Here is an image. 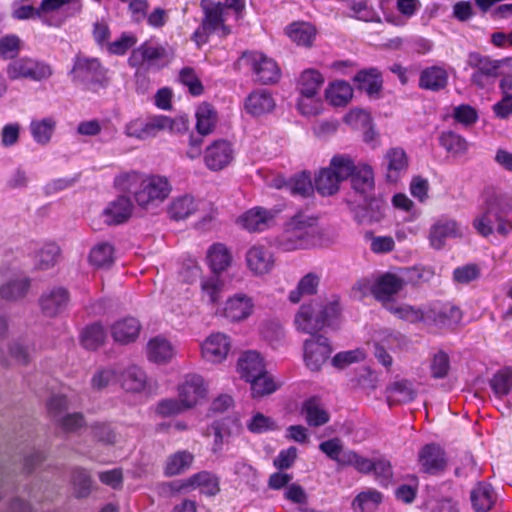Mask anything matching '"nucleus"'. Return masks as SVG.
<instances>
[{
  "label": "nucleus",
  "instance_id": "obj_19",
  "mask_svg": "<svg viewBox=\"0 0 512 512\" xmlns=\"http://www.w3.org/2000/svg\"><path fill=\"white\" fill-rule=\"evenodd\" d=\"M147 121L149 139L156 137L161 132L183 134L189 129V123L183 117L172 119L165 115H152L147 117Z\"/></svg>",
  "mask_w": 512,
  "mask_h": 512
},
{
  "label": "nucleus",
  "instance_id": "obj_33",
  "mask_svg": "<svg viewBox=\"0 0 512 512\" xmlns=\"http://www.w3.org/2000/svg\"><path fill=\"white\" fill-rule=\"evenodd\" d=\"M461 235V229L454 220H439L430 230V243L432 247L440 249L447 238Z\"/></svg>",
  "mask_w": 512,
  "mask_h": 512
},
{
  "label": "nucleus",
  "instance_id": "obj_53",
  "mask_svg": "<svg viewBox=\"0 0 512 512\" xmlns=\"http://www.w3.org/2000/svg\"><path fill=\"white\" fill-rule=\"evenodd\" d=\"M194 460L193 454L188 451H178L168 457L165 465V473L174 476L185 472L190 468Z\"/></svg>",
  "mask_w": 512,
  "mask_h": 512
},
{
  "label": "nucleus",
  "instance_id": "obj_42",
  "mask_svg": "<svg viewBox=\"0 0 512 512\" xmlns=\"http://www.w3.org/2000/svg\"><path fill=\"white\" fill-rule=\"evenodd\" d=\"M495 501L496 494L489 484L480 483L471 492L472 506L478 512L489 511Z\"/></svg>",
  "mask_w": 512,
  "mask_h": 512
},
{
  "label": "nucleus",
  "instance_id": "obj_22",
  "mask_svg": "<svg viewBox=\"0 0 512 512\" xmlns=\"http://www.w3.org/2000/svg\"><path fill=\"white\" fill-rule=\"evenodd\" d=\"M69 303V293L63 287H53L46 290L40 298L42 312L53 317L65 310Z\"/></svg>",
  "mask_w": 512,
  "mask_h": 512
},
{
  "label": "nucleus",
  "instance_id": "obj_62",
  "mask_svg": "<svg viewBox=\"0 0 512 512\" xmlns=\"http://www.w3.org/2000/svg\"><path fill=\"white\" fill-rule=\"evenodd\" d=\"M105 339L104 328L100 324L86 327L81 334V342L87 349H96L103 344Z\"/></svg>",
  "mask_w": 512,
  "mask_h": 512
},
{
  "label": "nucleus",
  "instance_id": "obj_16",
  "mask_svg": "<svg viewBox=\"0 0 512 512\" xmlns=\"http://www.w3.org/2000/svg\"><path fill=\"white\" fill-rule=\"evenodd\" d=\"M248 271L254 276H264L274 267V256L270 249L262 244H254L245 253Z\"/></svg>",
  "mask_w": 512,
  "mask_h": 512
},
{
  "label": "nucleus",
  "instance_id": "obj_34",
  "mask_svg": "<svg viewBox=\"0 0 512 512\" xmlns=\"http://www.w3.org/2000/svg\"><path fill=\"white\" fill-rule=\"evenodd\" d=\"M448 83V72L444 67L431 66L424 69L419 78V86L431 91H439Z\"/></svg>",
  "mask_w": 512,
  "mask_h": 512
},
{
  "label": "nucleus",
  "instance_id": "obj_25",
  "mask_svg": "<svg viewBox=\"0 0 512 512\" xmlns=\"http://www.w3.org/2000/svg\"><path fill=\"white\" fill-rule=\"evenodd\" d=\"M141 331L140 322L134 317H125L115 321L110 332L115 342L119 344H129L134 342Z\"/></svg>",
  "mask_w": 512,
  "mask_h": 512
},
{
  "label": "nucleus",
  "instance_id": "obj_48",
  "mask_svg": "<svg viewBox=\"0 0 512 512\" xmlns=\"http://www.w3.org/2000/svg\"><path fill=\"white\" fill-rule=\"evenodd\" d=\"M196 129L201 135L212 133L217 123V114L214 108L208 103L198 106L196 113Z\"/></svg>",
  "mask_w": 512,
  "mask_h": 512
},
{
  "label": "nucleus",
  "instance_id": "obj_20",
  "mask_svg": "<svg viewBox=\"0 0 512 512\" xmlns=\"http://www.w3.org/2000/svg\"><path fill=\"white\" fill-rule=\"evenodd\" d=\"M134 205L128 196H119L103 210L102 217L106 224L117 225L126 222L132 215Z\"/></svg>",
  "mask_w": 512,
  "mask_h": 512
},
{
  "label": "nucleus",
  "instance_id": "obj_32",
  "mask_svg": "<svg viewBox=\"0 0 512 512\" xmlns=\"http://www.w3.org/2000/svg\"><path fill=\"white\" fill-rule=\"evenodd\" d=\"M57 121L54 117L48 116L33 119L29 125V131L33 140L41 146L48 145L55 133Z\"/></svg>",
  "mask_w": 512,
  "mask_h": 512
},
{
  "label": "nucleus",
  "instance_id": "obj_40",
  "mask_svg": "<svg viewBox=\"0 0 512 512\" xmlns=\"http://www.w3.org/2000/svg\"><path fill=\"white\" fill-rule=\"evenodd\" d=\"M359 90L370 97L377 95L382 88V79L376 69L361 70L353 78Z\"/></svg>",
  "mask_w": 512,
  "mask_h": 512
},
{
  "label": "nucleus",
  "instance_id": "obj_56",
  "mask_svg": "<svg viewBox=\"0 0 512 512\" xmlns=\"http://www.w3.org/2000/svg\"><path fill=\"white\" fill-rule=\"evenodd\" d=\"M120 371L114 367L101 368L95 372L91 379V386L94 390L108 388L119 380Z\"/></svg>",
  "mask_w": 512,
  "mask_h": 512
},
{
  "label": "nucleus",
  "instance_id": "obj_36",
  "mask_svg": "<svg viewBox=\"0 0 512 512\" xmlns=\"http://www.w3.org/2000/svg\"><path fill=\"white\" fill-rule=\"evenodd\" d=\"M167 56L168 54L164 47L147 41L132 52L129 63L132 66H137L145 61L152 62L164 59Z\"/></svg>",
  "mask_w": 512,
  "mask_h": 512
},
{
  "label": "nucleus",
  "instance_id": "obj_54",
  "mask_svg": "<svg viewBox=\"0 0 512 512\" xmlns=\"http://www.w3.org/2000/svg\"><path fill=\"white\" fill-rule=\"evenodd\" d=\"M28 288L29 280L24 276H17L0 287V295L7 300H16L25 296Z\"/></svg>",
  "mask_w": 512,
  "mask_h": 512
},
{
  "label": "nucleus",
  "instance_id": "obj_21",
  "mask_svg": "<svg viewBox=\"0 0 512 512\" xmlns=\"http://www.w3.org/2000/svg\"><path fill=\"white\" fill-rule=\"evenodd\" d=\"M205 259L212 275L218 276L227 271L233 262L231 250L223 243H214L209 246Z\"/></svg>",
  "mask_w": 512,
  "mask_h": 512
},
{
  "label": "nucleus",
  "instance_id": "obj_44",
  "mask_svg": "<svg viewBox=\"0 0 512 512\" xmlns=\"http://www.w3.org/2000/svg\"><path fill=\"white\" fill-rule=\"evenodd\" d=\"M340 184L334 172H331L328 167L319 170L314 178L315 190L322 196H332L336 194L340 189Z\"/></svg>",
  "mask_w": 512,
  "mask_h": 512
},
{
  "label": "nucleus",
  "instance_id": "obj_13",
  "mask_svg": "<svg viewBox=\"0 0 512 512\" xmlns=\"http://www.w3.org/2000/svg\"><path fill=\"white\" fill-rule=\"evenodd\" d=\"M234 156L233 145L227 140L219 139L205 148L203 160L209 170L221 171L233 162Z\"/></svg>",
  "mask_w": 512,
  "mask_h": 512
},
{
  "label": "nucleus",
  "instance_id": "obj_46",
  "mask_svg": "<svg viewBox=\"0 0 512 512\" xmlns=\"http://www.w3.org/2000/svg\"><path fill=\"white\" fill-rule=\"evenodd\" d=\"M324 83V77L315 69L304 70L298 80L300 95L318 96L320 87Z\"/></svg>",
  "mask_w": 512,
  "mask_h": 512
},
{
  "label": "nucleus",
  "instance_id": "obj_41",
  "mask_svg": "<svg viewBox=\"0 0 512 512\" xmlns=\"http://www.w3.org/2000/svg\"><path fill=\"white\" fill-rule=\"evenodd\" d=\"M286 35L299 46H310L316 36L315 28L308 22H293L286 27Z\"/></svg>",
  "mask_w": 512,
  "mask_h": 512
},
{
  "label": "nucleus",
  "instance_id": "obj_52",
  "mask_svg": "<svg viewBox=\"0 0 512 512\" xmlns=\"http://www.w3.org/2000/svg\"><path fill=\"white\" fill-rule=\"evenodd\" d=\"M383 501V495L381 492L373 488H368L360 492L353 501L355 509H359L362 512H374L377 510L379 505Z\"/></svg>",
  "mask_w": 512,
  "mask_h": 512
},
{
  "label": "nucleus",
  "instance_id": "obj_31",
  "mask_svg": "<svg viewBox=\"0 0 512 512\" xmlns=\"http://www.w3.org/2000/svg\"><path fill=\"white\" fill-rule=\"evenodd\" d=\"M325 100L334 107L346 106L353 98L352 86L343 80L330 82L324 91Z\"/></svg>",
  "mask_w": 512,
  "mask_h": 512
},
{
  "label": "nucleus",
  "instance_id": "obj_8",
  "mask_svg": "<svg viewBox=\"0 0 512 512\" xmlns=\"http://www.w3.org/2000/svg\"><path fill=\"white\" fill-rule=\"evenodd\" d=\"M201 7L204 11V19L202 26L194 33L198 44L206 41L204 38L206 34L217 32L220 36H226L230 33L229 28L225 25L226 19L222 3L202 0Z\"/></svg>",
  "mask_w": 512,
  "mask_h": 512
},
{
  "label": "nucleus",
  "instance_id": "obj_30",
  "mask_svg": "<svg viewBox=\"0 0 512 512\" xmlns=\"http://www.w3.org/2000/svg\"><path fill=\"white\" fill-rule=\"evenodd\" d=\"M388 311L397 318L409 323L423 322L429 324V317H431L429 305L393 304L388 306Z\"/></svg>",
  "mask_w": 512,
  "mask_h": 512
},
{
  "label": "nucleus",
  "instance_id": "obj_47",
  "mask_svg": "<svg viewBox=\"0 0 512 512\" xmlns=\"http://www.w3.org/2000/svg\"><path fill=\"white\" fill-rule=\"evenodd\" d=\"M301 414L310 426H321L329 421L327 411L316 398H311L303 403Z\"/></svg>",
  "mask_w": 512,
  "mask_h": 512
},
{
  "label": "nucleus",
  "instance_id": "obj_18",
  "mask_svg": "<svg viewBox=\"0 0 512 512\" xmlns=\"http://www.w3.org/2000/svg\"><path fill=\"white\" fill-rule=\"evenodd\" d=\"M294 326L298 332L305 334H313L323 328V319L313 301L299 307L294 317Z\"/></svg>",
  "mask_w": 512,
  "mask_h": 512
},
{
  "label": "nucleus",
  "instance_id": "obj_60",
  "mask_svg": "<svg viewBox=\"0 0 512 512\" xmlns=\"http://www.w3.org/2000/svg\"><path fill=\"white\" fill-rule=\"evenodd\" d=\"M367 353L362 348L337 353L331 360L332 365L337 369H344L347 366L362 362L366 359Z\"/></svg>",
  "mask_w": 512,
  "mask_h": 512
},
{
  "label": "nucleus",
  "instance_id": "obj_26",
  "mask_svg": "<svg viewBox=\"0 0 512 512\" xmlns=\"http://www.w3.org/2000/svg\"><path fill=\"white\" fill-rule=\"evenodd\" d=\"M418 459L421 469L429 474L443 470L446 465L443 450L434 444L424 446L419 452Z\"/></svg>",
  "mask_w": 512,
  "mask_h": 512
},
{
  "label": "nucleus",
  "instance_id": "obj_23",
  "mask_svg": "<svg viewBox=\"0 0 512 512\" xmlns=\"http://www.w3.org/2000/svg\"><path fill=\"white\" fill-rule=\"evenodd\" d=\"M386 179L389 182H397L408 169V158L401 148H391L384 155Z\"/></svg>",
  "mask_w": 512,
  "mask_h": 512
},
{
  "label": "nucleus",
  "instance_id": "obj_6",
  "mask_svg": "<svg viewBox=\"0 0 512 512\" xmlns=\"http://www.w3.org/2000/svg\"><path fill=\"white\" fill-rule=\"evenodd\" d=\"M168 213L171 218L176 220L198 215L204 222H208L216 216L217 209L210 201L185 194L174 198L170 202Z\"/></svg>",
  "mask_w": 512,
  "mask_h": 512
},
{
  "label": "nucleus",
  "instance_id": "obj_43",
  "mask_svg": "<svg viewBox=\"0 0 512 512\" xmlns=\"http://www.w3.org/2000/svg\"><path fill=\"white\" fill-rule=\"evenodd\" d=\"M467 64L474 70H478L483 75L490 76L494 79L502 74L501 62L499 60H494L478 53H470Z\"/></svg>",
  "mask_w": 512,
  "mask_h": 512
},
{
  "label": "nucleus",
  "instance_id": "obj_4",
  "mask_svg": "<svg viewBox=\"0 0 512 512\" xmlns=\"http://www.w3.org/2000/svg\"><path fill=\"white\" fill-rule=\"evenodd\" d=\"M404 280L394 273L376 274L360 279L354 286L361 296L371 294L388 310L393 305L392 299L404 287Z\"/></svg>",
  "mask_w": 512,
  "mask_h": 512
},
{
  "label": "nucleus",
  "instance_id": "obj_27",
  "mask_svg": "<svg viewBox=\"0 0 512 512\" xmlns=\"http://www.w3.org/2000/svg\"><path fill=\"white\" fill-rule=\"evenodd\" d=\"M275 100L270 92L266 90H255L245 100V111L252 116H261L273 111Z\"/></svg>",
  "mask_w": 512,
  "mask_h": 512
},
{
  "label": "nucleus",
  "instance_id": "obj_39",
  "mask_svg": "<svg viewBox=\"0 0 512 512\" xmlns=\"http://www.w3.org/2000/svg\"><path fill=\"white\" fill-rule=\"evenodd\" d=\"M416 394L413 385L406 380L394 382L386 390L389 405L411 402Z\"/></svg>",
  "mask_w": 512,
  "mask_h": 512
},
{
  "label": "nucleus",
  "instance_id": "obj_50",
  "mask_svg": "<svg viewBox=\"0 0 512 512\" xmlns=\"http://www.w3.org/2000/svg\"><path fill=\"white\" fill-rule=\"evenodd\" d=\"M440 145L452 156L459 157L464 155L469 144L466 139L452 131L443 132L439 138Z\"/></svg>",
  "mask_w": 512,
  "mask_h": 512
},
{
  "label": "nucleus",
  "instance_id": "obj_9",
  "mask_svg": "<svg viewBox=\"0 0 512 512\" xmlns=\"http://www.w3.org/2000/svg\"><path fill=\"white\" fill-rule=\"evenodd\" d=\"M233 341L230 335L214 331L207 335L200 343V357L208 364L220 365L230 355Z\"/></svg>",
  "mask_w": 512,
  "mask_h": 512
},
{
  "label": "nucleus",
  "instance_id": "obj_37",
  "mask_svg": "<svg viewBox=\"0 0 512 512\" xmlns=\"http://www.w3.org/2000/svg\"><path fill=\"white\" fill-rule=\"evenodd\" d=\"M72 74L81 81L96 80L102 75L100 62L95 58L78 57L75 61Z\"/></svg>",
  "mask_w": 512,
  "mask_h": 512
},
{
  "label": "nucleus",
  "instance_id": "obj_58",
  "mask_svg": "<svg viewBox=\"0 0 512 512\" xmlns=\"http://www.w3.org/2000/svg\"><path fill=\"white\" fill-rule=\"evenodd\" d=\"M250 383L252 395L254 397H262L273 393L277 389V384L273 377L264 371L261 375L253 378Z\"/></svg>",
  "mask_w": 512,
  "mask_h": 512
},
{
  "label": "nucleus",
  "instance_id": "obj_35",
  "mask_svg": "<svg viewBox=\"0 0 512 512\" xmlns=\"http://www.w3.org/2000/svg\"><path fill=\"white\" fill-rule=\"evenodd\" d=\"M119 380L121 381L122 388L129 392H142L148 385L145 372L135 365L129 366L123 370Z\"/></svg>",
  "mask_w": 512,
  "mask_h": 512
},
{
  "label": "nucleus",
  "instance_id": "obj_12",
  "mask_svg": "<svg viewBox=\"0 0 512 512\" xmlns=\"http://www.w3.org/2000/svg\"><path fill=\"white\" fill-rule=\"evenodd\" d=\"M254 311L252 297L243 292L229 296L218 311L219 315L231 323H239L248 319Z\"/></svg>",
  "mask_w": 512,
  "mask_h": 512
},
{
  "label": "nucleus",
  "instance_id": "obj_1",
  "mask_svg": "<svg viewBox=\"0 0 512 512\" xmlns=\"http://www.w3.org/2000/svg\"><path fill=\"white\" fill-rule=\"evenodd\" d=\"M115 185L122 191L132 192L137 205L144 209L158 207L172 190L167 177L136 171L120 173L115 178Z\"/></svg>",
  "mask_w": 512,
  "mask_h": 512
},
{
  "label": "nucleus",
  "instance_id": "obj_64",
  "mask_svg": "<svg viewBox=\"0 0 512 512\" xmlns=\"http://www.w3.org/2000/svg\"><path fill=\"white\" fill-rule=\"evenodd\" d=\"M72 483L74 493L77 497H87L92 489V480L89 473L81 468H77L72 474Z\"/></svg>",
  "mask_w": 512,
  "mask_h": 512
},
{
  "label": "nucleus",
  "instance_id": "obj_5",
  "mask_svg": "<svg viewBox=\"0 0 512 512\" xmlns=\"http://www.w3.org/2000/svg\"><path fill=\"white\" fill-rule=\"evenodd\" d=\"M510 208L502 201L488 204L486 210L473 221V226L482 236H489L494 232L506 236L512 231V222L508 218Z\"/></svg>",
  "mask_w": 512,
  "mask_h": 512
},
{
  "label": "nucleus",
  "instance_id": "obj_29",
  "mask_svg": "<svg viewBox=\"0 0 512 512\" xmlns=\"http://www.w3.org/2000/svg\"><path fill=\"white\" fill-rule=\"evenodd\" d=\"M224 281L218 275L204 276L200 279V299L203 303L215 307L224 293Z\"/></svg>",
  "mask_w": 512,
  "mask_h": 512
},
{
  "label": "nucleus",
  "instance_id": "obj_14",
  "mask_svg": "<svg viewBox=\"0 0 512 512\" xmlns=\"http://www.w3.org/2000/svg\"><path fill=\"white\" fill-rule=\"evenodd\" d=\"M177 396L187 410L194 408L207 396V386L202 376L188 374L178 385Z\"/></svg>",
  "mask_w": 512,
  "mask_h": 512
},
{
  "label": "nucleus",
  "instance_id": "obj_2",
  "mask_svg": "<svg viewBox=\"0 0 512 512\" xmlns=\"http://www.w3.org/2000/svg\"><path fill=\"white\" fill-rule=\"evenodd\" d=\"M351 189L367 206V211L359 219L360 222H378L384 217V205L373 197L375 175L371 165L358 162L351 177Z\"/></svg>",
  "mask_w": 512,
  "mask_h": 512
},
{
  "label": "nucleus",
  "instance_id": "obj_28",
  "mask_svg": "<svg viewBox=\"0 0 512 512\" xmlns=\"http://www.w3.org/2000/svg\"><path fill=\"white\" fill-rule=\"evenodd\" d=\"M237 371L242 379L249 382L261 375L266 369L261 355L256 351H248L239 357Z\"/></svg>",
  "mask_w": 512,
  "mask_h": 512
},
{
  "label": "nucleus",
  "instance_id": "obj_63",
  "mask_svg": "<svg viewBox=\"0 0 512 512\" xmlns=\"http://www.w3.org/2000/svg\"><path fill=\"white\" fill-rule=\"evenodd\" d=\"M314 186L308 173L302 172L288 181V190L294 195L303 197L313 193Z\"/></svg>",
  "mask_w": 512,
  "mask_h": 512
},
{
  "label": "nucleus",
  "instance_id": "obj_61",
  "mask_svg": "<svg viewBox=\"0 0 512 512\" xmlns=\"http://www.w3.org/2000/svg\"><path fill=\"white\" fill-rule=\"evenodd\" d=\"M342 465L352 466L360 473H370L373 468V459L358 454L354 450L347 449L342 458Z\"/></svg>",
  "mask_w": 512,
  "mask_h": 512
},
{
  "label": "nucleus",
  "instance_id": "obj_51",
  "mask_svg": "<svg viewBox=\"0 0 512 512\" xmlns=\"http://www.w3.org/2000/svg\"><path fill=\"white\" fill-rule=\"evenodd\" d=\"M184 487L199 488L204 494L215 495L219 491V482L214 475L200 472L189 478Z\"/></svg>",
  "mask_w": 512,
  "mask_h": 512
},
{
  "label": "nucleus",
  "instance_id": "obj_38",
  "mask_svg": "<svg viewBox=\"0 0 512 512\" xmlns=\"http://www.w3.org/2000/svg\"><path fill=\"white\" fill-rule=\"evenodd\" d=\"M115 259V250L109 242H98L90 250L88 262L95 268H107Z\"/></svg>",
  "mask_w": 512,
  "mask_h": 512
},
{
  "label": "nucleus",
  "instance_id": "obj_10",
  "mask_svg": "<svg viewBox=\"0 0 512 512\" xmlns=\"http://www.w3.org/2000/svg\"><path fill=\"white\" fill-rule=\"evenodd\" d=\"M332 353L328 338L315 335L305 340L303 344V359L305 366L311 371H319Z\"/></svg>",
  "mask_w": 512,
  "mask_h": 512
},
{
  "label": "nucleus",
  "instance_id": "obj_15",
  "mask_svg": "<svg viewBox=\"0 0 512 512\" xmlns=\"http://www.w3.org/2000/svg\"><path fill=\"white\" fill-rule=\"evenodd\" d=\"M277 211L263 207H253L237 219V223L249 232H261L275 225Z\"/></svg>",
  "mask_w": 512,
  "mask_h": 512
},
{
  "label": "nucleus",
  "instance_id": "obj_3",
  "mask_svg": "<svg viewBox=\"0 0 512 512\" xmlns=\"http://www.w3.org/2000/svg\"><path fill=\"white\" fill-rule=\"evenodd\" d=\"M318 235L315 219L297 215L287 222L283 232L276 238L279 249L291 252L314 245Z\"/></svg>",
  "mask_w": 512,
  "mask_h": 512
},
{
  "label": "nucleus",
  "instance_id": "obj_24",
  "mask_svg": "<svg viewBox=\"0 0 512 512\" xmlns=\"http://www.w3.org/2000/svg\"><path fill=\"white\" fill-rule=\"evenodd\" d=\"M429 310L431 313V317H429V324L446 327L456 325L462 319L461 310L451 303L430 304Z\"/></svg>",
  "mask_w": 512,
  "mask_h": 512
},
{
  "label": "nucleus",
  "instance_id": "obj_11",
  "mask_svg": "<svg viewBox=\"0 0 512 512\" xmlns=\"http://www.w3.org/2000/svg\"><path fill=\"white\" fill-rule=\"evenodd\" d=\"M253 70L256 79L263 84L275 83L280 78V68L277 63L260 52H247L241 57Z\"/></svg>",
  "mask_w": 512,
  "mask_h": 512
},
{
  "label": "nucleus",
  "instance_id": "obj_45",
  "mask_svg": "<svg viewBox=\"0 0 512 512\" xmlns=\"http://www.w3.org/2000/svg\"><path fill=\"white\" fill-rule=\"evenodd\" d=\"M320 283V275L311 272L303 276L295 289L289 293V300L292 303H298L304 296H310L317 292Z\"/></svg>",
  "mask_w": 512,
  "mask_h": 512
},
{
  "label": "nucleus",
  "instance_id": "obj_49",
  "mask_svg": "<svg viewBox=\"0 0 512 512\" xmlns=\"http://www.w3.org/2000/svg\"><path fill=\"white\" fill-rule=\"evenodd\" d=\"M357 163L351 156L346 154H337L333 156L327 166L331 172H334L336 178L342 183L346 179H350Z\"/></svg>",
  "mask_w": 512,
  "mask_h": 512
},
{
  "label": "nucleus",
  "instance_id": "obj_55",
  "mask_svg": "<svg viewBox=\"0 0 512 512\" xmlns=\"http://www.w3.org/2000/svg\"><path fill=\"white\" fill-rule=\"evenodd\" d=\"M59 255L60 248L55 243H46L36 252L35 265L38 269L47 270L57 263Z\"/></svg>",
  "mask_w": 512,
  "mask_h": 512
},
{
  "label": "nucleus",
  "instance_id": "obj_59",
  "mask_svg": "<svg viewBox=\"0 0 512 512\" xmlns=\"http://www.w3.org/2000/svg\"><path fill=\"white\" fill-rule=\"evenodd\" d=\"M490 387L497 397L507 395L512 388V370L505 368L494 374L490 380Z\"/></svg>",
  "mask_w": 512,
  "mask_h": 512
},
{
  "label": "nucleus",
  "instance_id": "obj_57",
  "mask_svg": "<svg viewBox=\"0 0 512 512\" xmlns=\"http://www.w3.org/2000/svg\"><path fill=\"white\" fill-rule=\"evenodd\" d=\"M317 305V312L323 319V327L330 325L340 312L339 298L335 295L322 301H313Z\"/></svg>",
  "mask_w": 512,
  "mask_h": 512
},
{
  "label": "nucleus",
  "instance_id": "obj_7",
  "mask_svg": "<svg viewBox=\"0 0 512 512\" xmlns=\"http://www.w3.org/2000/svg\"><path fill=\"white\" fill-rule=\"evenodd\" d=\"M5 73L10 81L31 80L40 82L50 78L53 74L51 66L32 57H20L10 61Z\"/></svg>",
  "mask_w": 512,
  "mask_h": 512
},
{
  "label": "nucleus",
  "instance_id": "obj_17",
  "mask_svg": "<svg viewBox=\"0 0 512 512\" xmlns=\"http://www.w3.org/2000/svg\"><path fill=\"white\" fill-rule=\"evenodd\" d=\"M145 355L149 362L167 364L176 356V347L167 337L156 335L147 341Z\"/></svg>",
  "mask_w": 512,
  "mask_h": 512
}]
</instances>
